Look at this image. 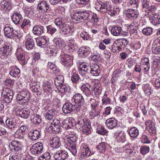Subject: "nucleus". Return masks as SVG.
<instances>
[{
    "label": "nucleus",
    "mask_w": 160,
    "mask_h": 160,
    "mask_svg": "<svg viewBox=\"0 0 160 160\" xmlns=\"http://www.w3.org/2000/svg\"><path fill=\"white\" fill-rule=\"evenodd\" d=\"M72 19L81 22V20H89L91 19L92 22L97 24L98 22V18L96 14H92L91 12L87 11H78L75 12L72 17Z\"/></svg>",
    "instance_id": "nucleus-1"
},
{
    "label": "nucleus",
    "mask_w": 160,
    "mask_h": 160,
    "mask_svg": "<svg viewBox=\"0 0 160 160\" xmlns=\"http://www.w3.org/2000/svg\"><path fill=\"white\" fill-rule=\"evenodd\" d=\"M123 135L121 137V146H122L121 155L122 157L126 158L130 156L133 150L130 148L128 142L126 140L125 137L126 134L123 133Z\"/></svg>",
    "instance_id": "nucleus-2"
},
{
    "label": "nucleus",
    "mask_w": 160,
    "mask_h": 160,
    "mask_svg": "<svg viewBox=\"0 0 160 160\" xmlns=\"http://www.w3.org/2000/svg\"><path fill=\"white\" fill-rule=\"evenodd\" d=\"M64 20L61 17L57 18L55 20V24L61 29V32L64 35L72 32V26L63 22Z\"/></svg>",
    "instance_id": "nucleus-3"
},
{
    "label": "nucleus",
    "mask_w": 160,
    "mask_h": 160,
    "mask_svg": "<svg viewBox=\"0 0 160 160\" xmlns=\"http://www.w3.org/2000/svg\"><path fill=\"white\" fill-rule=\"evenodd\" d=\"M30 94L27 90L20 92L18 94L17 99L18 103L23 104L27 102L30 99Z\"/></svg>",
    "instance_id": "nucleus-4"
},
{
    "label": "nucleus",
    "mask_w": 160,
    "mask_h": 160,
    "mask_svg": "<svg viewBox=\"0 0 160 160\" xmlns=\"http://www.w3.org/2000/svg\"><path fill=\"white\" fill-rule=\"evenodd\" d=\"M72 100L75 103L76 110L77 112L82 111L81 107L85 102L83 97L80 93H76L72 97Z\"/></svg>",
    "instance_id": "nucleus-5"
},
{
    "label": "nucleus",
    "mask_w": 160,
    "mask_h": 160,
    "mask_svg": "<svg viewBox=\"0 0 160 160\" xmlns=\"http://www.w3.org/2000/svg\"><path fill=\"white\" fill-rule=\"evenodd\" d=\"M4 36L7 38L13 39L15 38H20V34L18 33L13 28L9 26L5 27L4 29Z\"/></svg>",
    "instance_id": "nucleus-6"
},
{
    "label": "nucleus",
    "mask_w": 160,
    "mask_h": 160,
    "mask_svg": "<svg viewBox=\"0 0 160 160\" xmlns=\"http://www.w3.org/2000/svg\"><path fill=\"white\" fill-rule=\"evenodd\" d=\"M73 57L72 56L64 53L61 55V62L64 67L68 68L72 65Z\"/></svg>",
    "instance_id": "nucleus-7"
},
{
    "label": "nucleus",
    "mask_w": 160,
    "mask_h": 160,
    "mask_svg": "<svg viewBox=\"0 0 160 160\" xmlns=\"http://www.w3.org/2000/svg\"><path fill=\"white\" fill-rule=\"evenodd\" d=\"M141 1L143 11L148 13L149 11L152 12L156 10L155 6L151 5L149 0H141Z\"/></svg>",
    "instance_id": "nucleus-8"
},
{
    "label": "nucleus",
    "mask_w": 160,
    "mask_h": 160,
    "mask_svg": "<svg viewBox=\"0 0 160 160\" xmlns=\"http://www.w3.org/2000/svg\"><path fill=\"white\" fill-rule=\"evenodd\" d=\"M43 147L42 144L39 142L33 144L31 147V151L32 153L34 154H40L42 152Z\"/></svg>",
    "instance_id": "nucleus-9"
},
{
    "label": "nucleus",
    "mask_w": 160,
    "mask_h": 160,
    "mask_svg": "<svg viewBox=\"0 0 160 160\" xmlns=\"http://www.w3.org/2000/svg\"><path fill=\"white\" fill-rule=\"evenodd\" d=\"M50 8V5L48 2L44 1H39L37 8L39 12L43 13L47 12Z\"/></svg>",
    "instance_id": "nucleus-10"
},
{
    "label": "nucleus",
    "mask_w": 160,
    "mask_h": 160,
    "mask_svg": "<svg viewBox=\"0 0 160 160\" xmlns=\"http://www.w3.org/2000/svg\"><path fill=\"white\" fill-rule=\"evenodd\" d=\"M80 89L84 94L88 96L91 95L93 92L94 87L89 84L82 85L80 87Z\"/></svg>",
    "instance_id": "nucleus-11"
},
{
    "label": "nucleus",
    "mask_w": 160,
    "mask_h": 160,
    "mask_svg": "<svg viewBox=\"0 0 160 160\" xmlns=\"http://www.w3.org/2000/svg\"><path fill=\"white\" fill-rule=\"evenodd\" d=\"M152 50L154 54H158L160 52V37L156 39L153 42Z\"/></svg>",
    "instance_id": "nucleus-12"
},
{
    "label": "nucleus",
    "mask_w": 160,
    "mask_h": 160,
    "mask_svg": "<svg viewBox=\"0 0 160 160\" xmlns=\"http://www.w3.org/2000/svg\"><path fill=\"white\" fill-rule=\"evenodd\" d=\"M15 54L18 60L21 61L23 65H25L26 62L24 54L21 48H18L17 49Z\"/></svg>",
    "instance_id": "nucleus-13"
},
{
    "label": "nucleus",
    "mask_w": 160,
    "mask_h": 160,
    "mask_svg": "<svg viewBox=\"0 0 160 160\" xmlns=\"http://www.w3.org/2000/svg\"><path fill=\"white\" fill-rule=\"evenodd\" d=\"M75 105H73L70 102H67L64 104L62 107V110L65 114L70 113L73 110L76 109Z\"/></svg>",
    "instance_id": "nucleus-14"
},
{
    "label": "nucleus",
    "mask_w": 160,
    "mask_h": 160,
    "mask_svg": "<svg viewBox=\"0 0 160 160\" xmlns=\"http://www.w3.org/2000/svg\"><path fill=\"white\" fill-rule=\"evenodd\" d=\"M89 72L94 76H97L100 73L99 66L97 63H92L90 66Z\"/></svg>",
    "instance_id": "nucleus-15"
},
{
    "label": "nucleus",
    "mask_w": 160,
    "mask_h": 160,
    "mask_svg": "<svg viewBox=\"0 0 160 160\" xmlns=\"http://www.w3.org/2000/svg\"><path fill=\"white\" fill-rule=\"evenodd\" d=\"M9 146L12 152H18L22 150V148L19 142L16 140L12 141L9 144Z\"/></svg>",
    "instance_id": "nucleus-16"
},
{
    "label": "nucleus",
    "mask_w": 160,
    "mask_h": 160,
    "mask_svg": "<svg viewBox=\"0 0 160 160\" xmlns=\"http://www.w3.org/2000/svg\"><path fill=\"white\" fill-rule=\"evenodd\" d=\"M53 41L56 47L60 49L64 48L66 46L65 41L60 37H56L54 38Z\"/></svg>",
    "instance_id": "nucleus-17"
},
{
    "label": "nucleus",
    "mask_w": 160,
    "mask_h": 160,
    "mask_svg": "<svg viewBox=\"0 0 160 160\" xmlns=\"http://www.w3.org/2000/svg\"><path fill=\"white\" fill-rule=\"evenodd\" d=\"M35 42L32 38H28L27 39L25 43V47L27 52H29L35 48Z\"/></svg>",
    "instance_id": "nucleus-18"
},
{
    "label": "nucleus",
    "mask_w": 160,
    "mask_h": 160,
    "mask_svg": "<svg viewBox=\"0 0 160 160\" xmlns=\"http://www.w3.org/2000/svg\"><path fill=\"white\" fill-rule=\"evenodd\" d=\"M146 128L148 129V130L150 134L154 136L156 133V128L153 123L150 120H147L145 123Z\"/></svg>",
    "instance_id": "nucleus-19"
},
{
    "label": "nucleus",
    "mask_w": 160,
    "mask_h": 160,
    "mask_svg": "<svg viewBox=\"0 0 160 160\" xmlns=\"http://www.w3.org/2000/svg\"><path fill=\"white\" fill-rule=\"evenodd\" d=\"M90 69V66L87 65L85 62L80 64L78 67V70L79 73L82 75H85L87 72L88 73Z\"/></svg>",
    "instance_id": "nucleus-20"
},
{
    "label": "nucleus",
    "mask_w": 160,
    "mask_h": 160,
    "mask_svg": "<svg viewBox=\"0 0 160 160\" xmlns=\"http://www.w3.org/2000/svg\"><path fill=\"white\" fill-rule=\"evenodd\" d=\"M0 4L2 8L6 12H9L11 9V3L9 0H2Z\"/></svg>",
    "instance_id": "nucleus-21"
},
{
    "label": "nucleus",
    "mask_w": 160,
    "mask_h": 160,
    "mask_svg": "<svg viewBox=\"0 0 160 160\" xmlns=\"http://www.w3.org/2000/svg\"><path fill=\"white\" fill-rule=\"evenodd\" d=\"M3 100L6 102L9 103L12 100L13 98V92L11 90H8V92H3Z\"/></svg>",
    "instance_id": "nucleus-22"
},
{
    "label": "nucleus",
    "mask_w": 160,
    "mask_h": 160,
    "mask_svg": "<svg viewBox=\"0 0 160 160\" xmlns=\"http://www.w3.org/2000/svg\"><path fill=\"white\" fill-rule=\"evenodd\" d=\"M44 27L41 25L35 26L33 28V33L35 35L39 36L44 32Z\"/></svg>",
    "instance_id": "nucleus-23"
},
{
    "label": "nucleus",
    "mask_w": 160,
    "mask_h": 160,
    "mask_svg": "<svg viewBox=\"0 0 160 160\" xmlns=\"http://www.w3.org/2000/svg\"><path fill=\"white\" fill-rule=\"evenodd\" d=\"M51 146L53 148H58L61 146L60 139L58 137L55 136L52 138L50 141Z\"/></svg>",
    "instance_id": "nucleus-24"
},
{
    "label": "nucleus",
    "mask_w": 160,
    "mask_h": 160,
    "mask_svg": "<svg viewBox=\"0 0 160 160\" xmlns=\"http://www.w3.org/2000/svg\"><path fill=\"white\" fill-rule=\"evenodd\" d=\"M29 138L32 140H35L40 138V133L39 131L36 129L31 130L28 133Z\"/></svg>",
    "instance_id": "nucleus-25"
},
{
    "label": "nucleus",
    "mask_w": 160,
    "mask_h": 160,
    "mask_svg": "<svg viewBox=\"0 0 160 160\" xmlns=\"http://www.w3.org/2000/svg\"><path fill=\"white\" fill-rule=\"evenodd\" d=\"M67 145L70 147L68 149L70 152L73 155H76L77 154L76 143L67 139Z\"/></svg>",
    "instance_id": "nucleus-26"
},
{
    "label": "nucleus",
    "mask_w": 160,
    "mask_h": 160,
    "mask_svg": "<svg viewBox=\"0 0 160 160\" xmlns=\"http://www.w3.org/2000/svg\"><path fill=\"white\" fill-rule=\"evenodd\" d=\"M36 40L37 44L39 47L44 48L46 46L47 41L45 36L36 38Z\"/></svg>",
    "instance_id": "nucleus-27"
},
{
    "label": "nucleus",
    "mask_w": 160,
    "mask_h": 160,
    "mask_svg": "<svg viewBox=\"0 0 160 160\" xmlns=\"http://www.w3.org/2000/svg\"><path fill=\"white\" fill-rule=\"evenodd\" d=\"M22 19V17L19 13L14 12L12 16V22L16 24H18Z\"/></svg>",
    "instance_id": "nucleus-28"
},
{
    "label": "nucleus",
    "mask_w": 160,
    "mask_h": 160,
    "mask_svg": "<svg viewBox=\"0 0 160 160\" xmlns=\"http://www.w3.org/2000/svg\"><path fill=\"white\" fill-rule=\"evenodd\" d=\"M117 120L114 118H110L106 120V124L109 129H112L117 126Z\"/></svg>",
    "instance_id": "nucleus-29"
},
{
    "label": "nucleus",
    "mask_w": 160,
    "mask_h": 160,
    "mask_svg": "<svg viewBox=\"0 0 160 160\" xmlns=\"http://www.w3.org/2000/svg\"><path fill=\"white\" fill-rule=\"evenodd\" d=\"M6 125L10 128L12 129L17 127V123L15 118H8L6 120Z\"/></svg>",
    "instance_id": "nucleus-30"
},
{
    "label": "nucleus",
    "mask_w": 160,
    "mask_h": 160,
    "mask_svg": "<svg viewBox=\"0 0 160 160\" xmlns=\"http://www.w3.org/2000/svg\"><path fill=\"white\" fill-rule=\"evenodd\" d=\"M31 121L33 124H39L42 122V118L39 115L33 113L31 115Z\"/></svg>",
    "instance_id": "nucleus-31"
},
{
    "label": "nucleus",
    "mask_w": 160,
    "mask_h": 160,
    "mask_svg": "<svg viewBox=\"0 0 160 160\" xmlns=\"http://www.w3.org/2000/svg\"><path fill=\"white\" fill-rule=\"evenodd\" d=\"M71 80L73 83L78 84H82V78L80 77L79 75L76 72H73L72 73Z\"/></svg>",
    "instance_id": "nucleus-32"
},
{
    "label": "nucleus",
    "mask_w": 160,
    "mask_h": 160,
    "mask_svg": "<svg viewBox=\"0 0 160 160\" xmlns=\"http://www.w3.org/2000/svg\"><path fill=\"white\" fill-rule=\"evenodd\" d=\"M0 51L3 56H8L11 54V48L9 46L5 45L0 48Z\"/></svg>",
    "instance_id": "nucleus-33"
},
{
    "label": "nucleus",
    "mask_w": 160,
    "mask_h": 160,
    "mask_svg": "<svg viewBox=\"0 0 160 160\" xmlns=\"http://www.w3.org/2000/svg\"><path fill=\"white\" fill-rule=\"evenodd\" d=\"M62 127L66 129H69L72 126L73 123L69 118H67L62 122Z\"/></svg>",
    "instance_id": "nucleus-34"
},
{
    "label": "nucleus",
    "mask_w": 160,
    "mask_h": 160,
    "mask_svg": "<svg viewBox=\"0 0 160 160\" xmlns=\"http://www.w3.org/2000/svg\"><path fill=\"white\" fill-rule=\"evenodd\" d=\"M88 123L87 120L85 119H79L76 122V128L79 129H81Z\"/></svg>",
    "instance_id": "nucleus-35"
},
{
    "label": "nucleus",
    "mask_w": 160,
    "mask_h": 160,
    "mask_svg": "<svg viewBox=\"0 0 160 160\" xmlns=\"http://www.w3.org/2000/svg\"><path fill=\"white\" fill-rule=\"evenodd\" d=\"M90 51L88 47H82L78 50L79 54H82L83 56L86 57L90 54Z\"/></svg>",
    "instance_id": "nucleus-36"
},
{
    "label": "nucleus",
    "mask_w": 160,
    "mask_h": 160,
    "mask_svg": "<svg viewBox=\"0 0 160 160\" xmlns=\"http://www.w3.org/2000/svg\"><path fill=\"white\" fill-rule=\"evenodd\" d=\"M31 89L33 92L38 93L40 94L41 93L40 85L38 82L35 83L34 85L31 87Z\"/></svg>",
    "instance_id": "nucleus-37"
},
{
    "label": "nucleus",
    "mask_w": 160,
    "mask_h": 160,
    "mask_svg": "<svg viewBox=\"0 0 160 160\" xmlns=\"http://www.w3.org/2000/svg\"><path fill=\"white\" fill-rule=\"evenodd\" d=\"M19 115L22 118L25 119L27 118L30 115V111L22 109L19 112Z\"/></svg>",
    "instance_id": "nucleus-38"
},
{
    "label": "nucleus",
    "mask_w": 160,
    "mask_h": 160,
    "mask_svg": "<svg viewBox=\"0 0 160 160\" xmlns=\"http://www.w3.org/2000/svg\"><path fill=\"white\" fill-rule=\"evenodd\" d=\"M129 29V27L128 25L126 24L124 26H122L121 27V34L122 36H128V31Z\"/></svg>",
    "instance_id": "nucleus-39"
},
{
    "label": "nucleus",
    "mask_w": 160,
    "mask_h": 160,
    "mask_svg": "<svg viewBox=\"0 0 160 160\" xmlns=\"http://www.w3.org/2000/svg\"><path fill=\"white\" fill-rule=\"evenodd\" d=\"M129 133L131 137L135 138L138 135L139 132L136 128L133 127L129 130Z\"/></svg>",
    "instance_id": "nucleus-40"
},
{
    "label": "nucleus",
    "mask_w": 160,
    "mask_h": 160,
    "mask_svg": "<svg viewBox=\"0 0 160 160\" xmlns=\"http://www.w3.org/2000/svg\"><path fill=\"white\" fill-rule=\"evenodd\" d=\"M64 77L61 75H57L55 80V83L57 86L62 84L64 82Z\"/></svg>",
    "instance_id": "nucleus-41"
},
{
    "label": "nucleus",
    "mask_w": 160,
    "mask_h": 160,
    "mask_svg": "<svg viewBox=\"0 0 160 160\" xmlns=\"http://www.w3.org/2000/svg\"><path fill=\"white\" fill-rule=\"evenodd\" d=\"M108 5V2L107 1L105 2H101V3L98 5L99 7V10L101 12H105L107 11H109V10L107 8Z\"/></svg>",
    "instance_id": "nucleus-42"
},
{
    "label": "nucleus",
    "mask_w": 160,
    "mask_h": 160,
    "mask_svg": "<svg viewBox=\"0 0 160 160\" xmlns=\"http://www.w3.org/2000/svg\"><path fill=\"white\" fill-rule=\"evenodd\" d=\"M68 45H66L64 48L66 52H73L76 49V45L71 42H69Z\"/></svg>",
    "instance_id": "nucleus-43"
},
{
    "label": "nucleus",
    "mask_w": 160,
    "mask_h": 160,
    "mask_svg": "<svg viewBox=\"0 0 160 160\" xmlns=\"http://www.w3.org/2000/svg\"><path fill=\"white\" fill-rule=\"evenodd\" d=\"M82 128V131L84 133L87 135H89L91 133V126L88 124H87Z\"/></svg>",
    "instance_id": "nucleus-44"
},
{
    "label": "nucleus",
    "mask_w": 160,
    "mask_h": 160,
    "mask_svg": "<svg viewBox=\"0 0 160 160\" xmlns=\"http://www.w3.org/2000/svg\"><path fill=\"white\" fill-rule=\"evenodd\" d=\"M143 90L145 93L148 95H150L151 92V87L149 84H143L142 86Z\"/></svg>",
    "instance_id": "nucleus-45"
},
{
    "label": "nucleus",
    "mask_w": 160,
    "mask_h": 160,
    "mask_svg": "<svg viewBox=\"0 0 160 160\" xmlns=\"http://www.w3.org/2000/svg\"><path fill=\"white\" fill-rule=\"evenodd\" d=\"M97 132L99 134L104 135L107 133L108 132L102 126H99L97 128Z\"/></svg>",
    "instance_id": "nucleus-46"
},
{
    "label": "nucleus",
    "mask_w": 160,
    "mask_h": 160,
    "mask_svg": "<svg viewBox=\"0 0 160 160\" xmlns=\"http://www.w3.org/2000/svg\"><path fill=\"white\" fill-rule=\"evenodd\" d=\"M47 29V32L52 35L57 31V29L51 25H49L46 27Z\"/></svg>",
    "instance_id": "nucleus-47"
},
{
    "label": "nucleus",
    "mask_w": 160,
    "mask_h": 160,
    "mask_svg": "<svg viewBox=\"0 0 160 160\" xmlns=\"http://www.w3.org/2000/svg\"><path fill=\"white\" fill-rule=\"evenodd\" d=\"M51 155L48 152H46L42 154L39 157L38 160H50Z\"/></svg>",
    "instance_id": "nucleus-48"
},
{
    "label": "nucleus",
    "mask_w": 160,
    "mask_h": 160,
    "mask_svg": "<svg viewBox=\"0 0 160 160\" xmlns=\"http://www.w3.org/2000/svg\"><path fill=\"white\" fill-rule=\"evenodd\" d=\"M111 33L114 36H119L120 34V27L115 26L111 30Z\"/></svg>",
    "instance_id": "nucleus-49"
},
{
    "label": "nucleus",
    "mask_w": 160,
    "mask_h": 160,
    "mask_svg": "<svg viewBox=\"0 0 160 160\" xmlns=\"http://www.w3.org/2000/svg\"><path fill=\"white\" fill-rule=\"evenodd\" d=\"M152 32V28L151 27H148L143 28L142 31V33L144 35L148 36L151 34Z\"/></svg>",
    "instance_id": "nucleus-50"
},
{
    "label": "nucleus",
    "mask_w": 160,
    "mask_h": 160,
    "mask_svg": "<svg viewBox=\"0 0 160 160\" xmlns=\"http://www.w3.org/2000/svg\"><path fill=\"white\" fill-rule=\"evenodd\" d=\"M55 114V113L52 110H49L46 114L45 118L48 120H51Z\"/></svg>",
    "instance_id": "nucleus-51"
},
{
    "label": "nucleus",
    "mask_w": 160,
    "mask_h": 160,
    "mask_svg": "<svg viewBox=\"0 0 160 160\" xmlns=\"http://www.w3.org/2000/svg\"><path fill=\"white\" fill-rule=\"evenodd\" d=\"M150 150L149 147L148 146H143L140 149V153L143 155H145L148 153Z\"/></svg>",
    "instance_id": "nucleus-52"
},
{
    "label": "nucleus",
    "mask_w": 160,
    "mask_h": 160,
    "mask_svg": "<svg viewBox=\"0 0 160 160\" xmlns=\"http://www.w3.org/2000/svg\"><path fill=\"white\" fill-rule=\"evenodd\" d=\"M20 72V69L19 68H16L15 69L12 70L9 73L11 76L16 77L18 76Z\"/></svg>",
    "instance_id": "nucleus-53"
},
{
    "label": "nucleus",
    "mask_w": 160,
    "mask_h": 160,
    "mask_svg": "<svg viewBox=\"0 0 160 160\" xmlns=\"http://www.w3.org/2000/svg\"><path fill=\"white\" fill-rule=\"evenodd\" d=\"M97 149L100 150V152H104L106 149L105 143L104 142H102L99 143L96 147Z\"/></svg>",
    "instance_id": "nucleus-54"
},
{
    "label": "nucleus",
    "mask_w": 160,
    "mask_h": 160,
    "mask_svg": "<svg viewBox=\"0 0 160 160\" xmlns=\"http://www.w3.org/2000/svg\"><path fill=\"white\" fill-rule=\"evenodd\" d=\"M48 129L54 133H58L60 131L61 127H58L51 125L49 127Z\"/></svg>",
    "instance_id": "nucleus-55"
},
{
    "label": "nucleus",
    "mask_w": 160,
    "mask_h": 160,
    "mask_svg": "<svg viewBox=\"0 0 160 160\" xmlns=\"http://www.w3.org/2000/svg\"><path fill=\"white\" fill-rule=\"evenodd\" d=\"M60 154V157L61 158V160H63L65 159H66L68 157V153L65 151V150H59Z\"/></svg>",
    "instance_id": "nucleus-56"
},
{
    "label": "nucleus",
    "mask_w": 160,
    "mask_h": 160,
    "mask_svg": "<svg viewBox=\"0 0 160 160\" xmlns=\"http://www.w3.org/2000/svg\"><path fill=\"white\" fill-rule=\"evenodd\" d=\"M57 86L59 92L62 93H64L67 90V88L66 86L63 85V84Z\"/></svg>",
    "instance_id": "nucleus-57"
},
{
    "label": "nucleus",
    "mask_w": 160,
    "mask_h": 160,
    "mask_svg": "<svg viewBox=\"0 0 160 160\" xmlns=\"http://www.w3.org/2000/svg\"><path fill=\"white\" fill-rule=\"evenodd\" d=\"M135 12V10L133 9H128L127 10H125L123 11V14L124 15L126 16L128 18L129 17V16H131Z\"/></svg>",
    "instance_id": "nucleus-58"
},
{
    "label": "nucleus",
    "mask_w": 160,
    "mask_h": 160,
    "mask_svg": "<svg viewBox=\"0 0 160 160\" xmlns=\"http://www.w3.org/2000/svg\"><path fill=\"white\" fill-rule=\"evenodd\" d=\"M30 25V22L29 19L25 18L23 19L22 23L21 25L22 28H24L27 25Z\"/></svg>",
    "instance_id": "nucleus-59"
},
{
    "label": "nucleus",
    "mask_w": 160,
    "mask_h": 160,
    "mask_svg": "<svg viewBox=\"0 0 160 160\" xmlns=\"http://www.w3.org/2000/svg\"><path fill=\"white\" fill-rule=\"evenodd\" d=\"M141 141L144 143H149L150 142V141L147 136L143 134L142 135L141 138Z\"/></svg>",
    "instance_id": "nucleus-60"
},
{
    "label": "nucleus",
    "mask_w": 160,
    "mask_h": 160,
    "mask_svg": "<svg viewBox=\"0 0 160 160\" xmlns=\"http://www.w3.org/2000/svg\"><path fill=\"white\" fill-rule=\"evenodd\" d=\"M128 44L126 39L125 38H121V50L122 48H124Z\"/></svg>",
    "instance_id": "nucleus-61"
},
{
    "label": "nucleus",
    "mask_w": 160,
    "mask_h": 160,
    "mask_svg": "<svg viewBox=\"0 0 160 160\" xmlns=\"http://www.w3.org/2000/svg\"><path fill=\"white\" fill-rule=\"evenodd\" d=\"M102 104H107L109 103L110 102V99L105 95H104L102 97Z\"/></svg>",
    "instance_id": "nucleus-62"
},
{
    "label": "nucleus",
    "mask_w": 160,
    "mask_h": 160,
    "mask_svg": "<svg viewBox=\"0 0 160 160\" xmlns=\"http://www.w3.org/2000/svg\"><path fill=\"white\" fill-rule=\"evenodd\" d=\"M51 125L57 126L58 127H61V124L59 120L57 119H55L52 120V122H51Z\"/></svg>",
    "instance_id": "nucleus-63"
},
{
    "label": "nucleus",
    "mask_w": 160,
    "mask_h": 160,
    "mask_svg": "<svg viewBox=\"0 0 160 160\" xmlns=\"http://www.w3.org/2000/svg\"><path fill=\"white\" fill-rule=\"evenodd\" d=\"M153 64L156 67L160 64V58L157 57L153 58Z\"/></svg>",
    "instance_id": "nucleus-64"
}]
</instances>
